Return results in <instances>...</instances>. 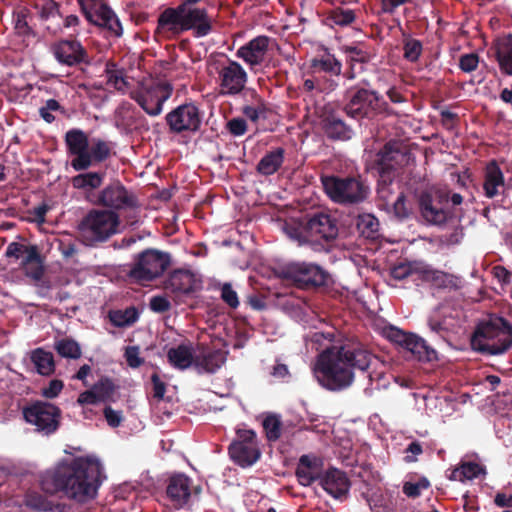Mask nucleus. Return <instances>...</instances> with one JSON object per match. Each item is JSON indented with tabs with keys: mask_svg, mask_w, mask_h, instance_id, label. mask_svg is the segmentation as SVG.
<instances>
[{
	"mask_svg": "<svg viewBox=\"0 0 512 512\" xmlns=\"http://www.w3.org/2000/svg\"><path fill=\"white\" fill-rule=\"evenodd\" d=\"M377 357L359 341H345L326 347L316 358L313 372L325 389L338 392L349 388L355 372H368Z\"/></svg>",
	"mask_w": 512,
	"mask_h": 512,
	"instance_id": "1",
	"label": "nucleus"
},
{
	"mask_svg": "<svg viewBox=\"0 0 512 512\" xmlns=\"http://www.w3.org/2000/svg\"><path fill=\"white\" fill-rule=\"evenodd\" d=\"M102 470L97 461L84 458L73 459L70 463H59L41 479L43 491L49 494L63 492L78 502L93 499L101 484Z\"/></svg>",
	"mask_w": 512,
	"mask_h": 512,
	"instance_id": "2",
	"label": "nucleus"
},
{
	"mask_svg": "<svg viewBox=\"0 0 512 512\" xmlns=\"http://www.w3.org/2000/svg\"><path fill=\"white\" fill-rule=\"evenodd\" d=\"M284 231L299 245H310L314 250L325 248L338 236L337 220L324 211L308 213L298 222L286 223Z\"/></svg>",
	"mask_w": 512,
	"mask_h": 512,
	"instance_id": "3",
	"label": "nucleus"
},
{
	"mask_svg": "<svg viewBox=\"0 0 512 512\" xmlns=\"http://www.w3.org/2000/svg\"><path fill=\"white\" fill-rule=\"evenodd\" d=\"M471 346L482 354H504L512 347V324L499 316L482 320L471 336Z\"/></svg>",
	"mask_w": 512,
	"mask_h": 512,
	"instance_id": "4",
	"label": "nucleus"
},
{
	"mask_svg": "<svg viewBox=\"0 0 512 512\" xmlns=\"http://www.w3.org/2000/svg\"><path fill=\"white\" fill-rule=\"evenodd\" d=\"M320 180L327 196L340 205L361 204L371 193L368 182L361 175H322Z\"/></svg>",
	"mask_w": 512,
	"mask_h": 512,
	"instance_id": "5",
	"label": "nucleus"
},
{
	"mask_svg": "<svg viewBox=\"0 0 512 512\" xmlns=\"http://www.w3.org/2000/svg\"><path fill=\"white\" fill-rule=\"evenodd\" d=\"M343 112L355 120H372L380 114L393 115L394 111L375 90L351 87L345 93Z\"/></svg>",
	"mask_w": 512,
	"mask_h": 512,
	"instance_id": "6",
	"label": "nucleus"
},
{
	"mask_svg": "<svg viewBox=\"0 0 512 512\" xmlns=\"http://www.w3.org/2000/svg\"><path fill=\"white\" fill-rule=\"evenodd\" d=\"M119 225L115 211L93 208L79 222L78 232L85 245L94 246L116 234Z\"/></svg>",
	"mask_w": 512,
	"mask_h": 512,
	"instance_id": "7",
	"label": "nucleus"
},
{
	"mask_svg": "<svg viewBox=\"0 0 512 512\" xmlns=\"http://www.w3.org/2000/svg\"><path fill=\"white\" fill-rule=\"evenodd\" d=\"M173 86L167 81L144 77L137 81V87L130 91V98L150 116H157L162 112L163 104L171 97Z\"/></svg>",
	"mask_w": 512,
	"mask_h": 512,
	"instance_id": "8",
	"label": "nucleus"
},
{
	"mask_svg": "<svg viewBox=\"0 0 512 512\" xmlns=\"http://www.w3.org/2000/svg\"><path fill=\"white\" fill-rule=\"evenodd\" d=\"M170 255L157 249H145L134 257L130 279L152 281L161 276L170 265Z\"/></svg>",
	"mask_w": 512,
	"mask_h": 512,
	"instance_id": "9",
	"label": "nucleus"
},
{
	"mask_svg": "<svg viewBox=\"0 0 512 512\" xmlns=\"http://www.w3.org/2000/svg\"><path fill=\"white\" fill-rule=\"evenodd\" d=\"M25 421L36 427L38 432L45 435L55 433L61 421V409L46 401H34L22 410Z\"/></svg>",
	"mask_w": 512,
	"mask_h": 512,
	"instance_id": "10",
	"label": "nucleus"
},
{
	"mask_svg": "<svg viewBox=\"0 0 512 512\" xmlns=\"http://www.w3.org/2000/svg\"><path fill=\"white\" fill-rule=\"evenodd\" d=\"M285 277L294 283L297 288L314 290L326 286L329 273L321 266L308 262H294L287 265Z\"/></svg>",
	"mask_w": 512,
	"mask_h": 512,
	"instance_id": "11",
	"label": "nucleus"
},
{
	"mask_svg": "<svg viewBox=\"0 0 512 512\" xmlns=\"http://www.w3.org/2000/svg\"><path fill=\"white\" fill-rule=\"evenodd\" d=\"M219 95L237 96L243 93L245 96L248 74L237 61L227 59L217 68Z\"/></svg>",
	"mask_w": 512,
	"mask_h": 512,
	"instance_id": "12",
	"label": "nucleus"
},
{
	"mask_svg": "<svg viewBox=\"0 0 512 512\" xmlns=\"http://www.w3.org/2000/svg\"><path fill=\"white\" fill-rule=\"evenodd\" d=\"M78 3L90 23L106 29L113 36L122 35L123 28L118 17L103 0H78Z\"/></svg>",
	"mask_w": 512,
	"mask_h": 512,
	"instance_id": "13",
	"label": "nucleus"
},
{
	"mask_svg": "<svg viewBox=\"0 0 512 512\" xmlns=\"http://www.w3.org/2000/svg\"><path fill=\"white\" fill-rule=\"evenodd\" d=\"M236 436L228 448L230 458L243 468L252 466L261 456L256 433L253 430L238 429Z\"/></svg>",
	"mask_w": 512,
	"mask_h": 512,
	"instance_id": "14",
	"label": "nucleus"
},
{
	"mask_svg": "<svg viewBox=\"0 0 512 512\" xmlns=\"http://www.w3.org/2000/svg\"><path fill=\"white\" fill-rule=\"evenodd\" d=\"M165 120L171 133H195L201 127L202 113L194 103H184L167 113Z\"/></svg>",
	"mask_w": 512,
	"mask_h": 512,
	"instance_id": "15",
	"label": "nucleus"
},
{
	"mask_svg": "<svg viewBox=\"0 0 512 512\" xmlns=\"http://www.w3.org/2000/svg\"><path fill=\"white\" fill-rule=\"evenodd\" d=\"M320 127L326 138L331 141H349L354 135L353 128L331 106L324 107L320 116Z\"/></svg>",
	"mask_w": 512,
	"mask_h": 512,
	"instance_id": "16",
	"label": "nucleus"
},
{
	"mask_svg": "<svg viewBox=\"0 0 512 512\" xmlns=\"http://www.w3.org/2000/svg\"><path fill=\"white\" fill-rule=\"evenodd\" d=\"M51 51L61 65L73 67L90 63L87 50L76 39L59 40L51 46Z\"/></svg>",
	"mask_w": 512,
	"mask_h": 512,
	"instance_id": "17",
	"label": "nucleus"
},
{
	"mask_svg": "<svg viewBox=\"0 0 512 512\" xmlns=\"http://www.w3.org/2000/svg\"><path fill=\"white\" fill-rule=\"evenodd\" d=\"M65 144L67 152L75 156L71 161V166L75 171L86 170L90 167L88 156L89 139L86 133L78 128L70 129L65 134Z\"/></svg>",
	"mask_w": 512,
	"mask_h": 512,
	"instance_id": "18",
	"label": "nucleus"
},
{
	"mask_svg": "<svg viewBox=\"0 0 512 512\" xmlns=\"http://www.w3.org/2000/svg\"><path fill=\"white\" fill-rule=\"evenodd\" d=\"M408 161V151L399 141H389L377 153L378 173L390 172L397 175V170Z\"/></svg>",
	"mask_w": 512,
	"mask_h": 512,
	"instance_id": "19",
	"label": "nucleus"
},
{
	"mask_svg": "<svg viewBox=\"0 0 512 512\" xmlns=\"http://www.w3.org/2000/svg\"><path fill=\"white\" fill-rule=\"evenodd\" d=\"M272 40L269 36L259 35L239 47L236 57L242 59L253 70L265 62Z\"/></svg>",
	"mask_w": 512,
	"mask_h": 512,
	"instance_id": "20",
	"label": "nucleus"
},
{
	"mask_svg": "<svg viewBox=\"0 0 512 512\" xmlns=\"http://www.w3.org/2000/svg\"><path fill=\"white\" fill-rule=\"evenodd\" d=\"M422 281L432 288L445 291H457L462 288V278L454 274L425 267L419 271Z\"/></svg>",
	"mask_w": 512,
	"mask_h": 512,
	"instance_id": "21",
	"label": "nucleus"
},
{
	"mask_svg": "<svg viewBox=\"0 0 512 512\" xmlns=\"http://www.w3.org/2000/svg\"><path fill=\"white\" fill-rule=\"evenodd\" d=\"M320 485L329 495L340 499L348 494L351 483L345 472L331 467L321 477Z\"/></svg>",
	"mask_w": 512,
	"mask_h": 512,
	"instance_id": "22",
	"label": "nucleus"
},
{
	"mask_svg": "<svg viewBox=\"0 0 512 512\" xmlns=\"http://www.w3.org/2000/svg\"><path fill=\"white\" fill-rule=\"evenodd\" d=\"M322 460L319 457L304 454L299 458L295 475L302 486H310L317 480H321Z\"/></svg>",
	"mask_w": 512,
	"mask_h": 512,
	"instance_id": "23",
	"label": "nucleus"
},
{
	"mask_svg": "<svg viewBox=\"0 0 512 512\" xmlns=\"http://www.w3.org/2000/svg\"><path fill=\"white\" fill-rule=\"evenodd\" d=\"M166 494L174 507H183L187 504L191 496L190 479L184 474H175L171 476L168 480Z\"/></svg>",
	"mask_w": 512,
	"mask_h": 512,
	"instance_id": "24",
	"label": "nucleus"
},
{
	"mask_svg": "<svg viewBox=\"0 0 512 512\" xmlns=\"http://www.w3.org/2000/svg\"><path fill=\"white\" fill-rule=\"evenodd\" d=\"M484 194L487 198H494L505 190L504 174L496 160L487 163L484 169Z\"/></svg>",
	"mask_w": 512,
	"mask_h": 512,
	"instance_id": "25",
	"label": "nucleus"
},
{
	"mask_svg": "<svg viewBox=\"0 0 512 512\" xmlns=\"http://www.w3.org/2000/svg\"><path fill=\"white\" fill-rule=\"evenodd\" d=\"M418 205L422 218L429 224L442 225L449 217V212L438 206L428 192L419 195Z\"/></svg>",
	"mask_w": 512,
	"mask_h": 512,
	"instance_id": "26",
	"label": "nucleus"
},
{
	"mask_svg": "<svg viewBox=\"0 0 512 512\" xmlns=\"http://www.w3.org/2000/svg\"><path fill=\"white\" fill-rule=\"evenodd\" d=\"M359 9H350L343 6H336L328 10L323 19V25L334 29L335 27H353L359 17Z\"/></svg>",
	"mask_w": 512,
	"mask_h": 512,
	"instance_id": "27",
	"label": "nucleus"
},
{
	"mask_svg": "<svg viewBox=\"0 0 512 512\" xmlns=\"http://www.w3.org/2000/svg\"><path fill=\"white\" fill-rule=\"evenodd\" d=\"M98 204L113 211L122 209L128 205V192L120 182H113L100 192Z\"/></svg>",
	"mask_w": 512,
	"mask_h": 512,
	"instance_id": "28",
	"label": "nucleus"
},
{
	"mask_svg": "<svg viewBox=\"0 0 512 512\" xmlns=\"http://www.w3.org/2000/svg\"><path fill=\"white\" fill-rule=\"evenodd\" d=\"M164 289L175 296L189 295L194 291L193 275L187 270H174L164 281Z\"/></svg>",
	"mask_w": 512,
	"mask_h": 512,
	"instance_id": "29",
	"label": "nucleus"
},
{
	"mask_svg": "<svg viewBox=\"0 0 512 512\" xmlns=\"http://www.w3.org/2000/svg\"><path fill=\"white\" fill-rule=\"evenodd\" d=\"M226 361L225 353L220 349H210L202 347L201 350L195 354V368L198 372L214 373Z\"/></svg>",
	"mask_w": 512,
	"mask_h": 512,
	"instance_id": "30",
	"label": "nucleus"
},
{
	"mask_svg": "<svg viewBox=\"0 0 512 512\" xmlns=\"http://www.w3.org/2000/svg\"><path fill=\"white\" fill-rule=\"evenodd\" d=\"M493 50L500 70L504 74L512 75V34L496 39Z\"/></svg>",
	"mask_w": 512,
	"mask_h": 512,
	"instance_id": "31",
	"label": "nucleus"
},
{
	"mask_svg": "<svg viewBox=\"0 0 512 512\" xmlns=\"http://www.w3.org/2000/svg\"><path fill=\"white\" fill-rule=\"evenodd\" d=\"M286 151L283 147H276L268 151L258 162L256 171L263 176H271L282 167Z\"/></svg>",
	"mask_w": 512,
	"mask_h": 512,
	"instance_id": "32",
	"label": "nucleus"
},
{
	"mask_svg": "<svg viewBox=\"0 0 512 512\" xmlns=\"http://www.w3.org/2000/svg\"><path fill=\"white\" fill-rule=\"evenodd\" d=\"M378 174L379 178L376 189L378 206L381 209L390 211V204L392 202V198L396 194V189L394 185V179L396 176H392L390 172Z\"/></svg>",
	"mask_w": 512,
	"mask_h": 512,
	"instance_id": "33",
	"label": "nucleus"
},
{
	"mask_svg": "<svg viewBox=\"0 0 512 512\" xmlns=\"http://www.w3.org/2000/svg\"><path fill=\"white\" fill-rule=\"evenodd\" d=\"M168 362L174 368L185 370L192 364L195 365V355L191 344H180L172 347L167 352Z\"/></svg>",
	"mask_w": 512,
	"mask_h": 512,
	"instance_id": "34",
	"label": "nucleus"
},
{
	"mask_svg": "<svg viewBox=\"0 0 512 512\" xmlns=\"http://www.w3.org/2000/svg\"><path fill=\"white\" fill-rule=\"evenodd\" d=\"M250 98V104L244 105L242 114L250 121L257 123L260 117L265 118L267 107L264 99L253 88L245 90V96Z\"/></svg>",
	"mask_w": 512,
	"mask_h": 512,
	"instance_id": "35",
	"label": "nucleus"
},
{
	"mask_svg": "<svg viewBox=\"0 0 512 512\" xmlns=\"http://www.w3.org/2000/svg\"><path fill=\"white\" fill-rule=\"evenodd\" d=\"M310 68L313 73L325 72L338 76L342 72V63L333 54L326 52L321 56L312 58Z\"/></svg>",
	"mask_w": 512,
	"mask_h": 512,
	"instance_id": "36",
	"label": "nucleus"
},
{
	"mask_svg": "<svg viewBox=\"0 0 512 512\" xmlns=\"http://www.w3.org/2000/svg\"><path fill=\"white\" fill-rule=\"evenodd\" d=\"M405 350L410 352L419 361L431 362L438 359L436 350L427 345L424 339L414 333L411 334V339H409Z\"/></svg>",
	"mask_w": 512,
	"mask_h": 512,
	"instance_id": "37",
	"label": "nucleus"
},
{
	"mask_svg": "<svg viewBox=\"0 0 512 512\" xmlns=\"http://www.w3.org/2000/svg\"><path fill=\"white\" fill-rule=\"evenodd\" d=\"M105 73L107 85L117 91L125 93L128 87V72L125 67L119 66L115 62H107Z\"/></svg>",
	"mask_w": 512,
	"mask_h": 512,
	"instance_id": "38",
	"label": "nucleus"
},
{
	"mask_svg": "<svg viewBox=\"0 0 512 512\" xmlns=\"http://www.w3.org/2000/svg\"><path fill=\"white\" fill-rule=\"evenodd\" d=\"M30 359L38 374L42 376H50L54 373L55 361L51 352L46 351L43 348H36L31 352Z\"/></svg>",
	"mask_w": 512,
	"mask_h": 512,
	"instance_id": "39",
	"label": "nucleus"
},
{
	"mask_svg": "<svg viewBox=\"0 0 512 512\" xmlns=\"http://www.w3.org/2000/svg\"><path fill=\"white\" fill-rule=\"evenodd\" d=\"M5 255L9 258H22L21 264H27L39 260V249L36 245L26 246L19 242H12L7 246Z\"/></svg>",
	"mask_w": 512,
	"mask_h": 512,
	"instance_id": "40",
	"label": "nucleus"
},
{
	"mask_svg": "<svg viewBox=\"0 0 512 512\" xmlns=\"http://www.w3.org/2000/svg\"><path fill=\"white\" fill-rule=\"evenodd\" d=\"M379 226V221L373 214L364 213L357 217V230L366 239H376L379 236Z\"/></svg>",
	"mask_w": 512,
	"mask_h": 512,
	"instance_id": "41",
	"label": "nucleus"
},
{
	"mask_svg": "<svg viewBox=\"0 0 512 512\" xmlns=\"http://www.w3.org/2000/svg\"><path fill=\"white\" fill-rule=\"evenodd\" d=\"M54 349L63 358L76 360L82 355L80 344L70 337H65L55 341Z\"/></svg>",
	"mask_w": 512,
	"mask_h": 512,
	"instance_id": "42",
	"label": "nucleus"
},
{
	"mask_svg": "<svg viewBox=\"0 0 512 512\" xmlns=\"http://www.w3.org/2000/svg\"><path fill=\"white\" fill-rule=\"evenodd\" d=\"M21 265L25 271V275L27 277L31 278L32 280H34L36 282L37 286H40L45 289H50L49 281L43 280L44 266H43L42 258H41L40 254H39L38 261H33L30 263L21 264Z\"/></svg>",
	"mask_w": 512,
	"mask_h": 512,
	"instance_id": "43",
	"label": "nucleus"
},
{
	"mask_svg": "<svg viewBox=\"0 0 512 512\" xmlns=\"http://www.w3.org/2000/svg\"><path fill=\"white\" fill-rule=\"evenodd\" d=\"M103 176L98 172L78 174L72 178V184L77 189H96L102 184Z\"/></svg>",
	"mask_w": 512,
	"mask_h": 512,
	"instance_id": "44",
	"label": "nucleus"
},
{
	"mask_svg": "<svg viewBox=\"0 0 512 512\" xmlns=\"http://www.w3.org/2000/svg\"><path fill=\"white\" fill-rule=\"evenodd\" d=\"M266 438L269 442H275L281 437L282 421L277 414H268L262 422Z\"/></svg>",
	"mask_w": 512,
	"mask_h": 512,
	"instance_id": "45",
	"label": "nucleus"
},
{
	"mask_svg": "<svg viewBox=\"0 0 512 512\" xmlns=\"http://www.w3.org/2000/svg\"><path fill=\"white\" fill-rule=\"evenodd\" d=\"M482 468L478 463L475 462H464L460 467L456 468L452 472V478L454 480L465 481L472 480L481 473Z\"/></svg>",
	"mask_w": 512,
	"mask_h": 512,
	"instance_id": "46",
	"label": "nucleus"
},
{
	"mask_svg": "<svg viewBox=\"0 0 512 512\" xmlns=\"http://www.w3.org/2000/svg\"><path fill=\"white\" fill-rule=\"evenodd\" d=\"M110 155V146L108 142L101 139H93L90 150L88 149V156L90 166L93 161L102 162L106 160Z\"/></svg>",
	"mask_w": 512,
	"mask_h": 512,
	"instance_id": "47",
	"label": "nucleus"
},
{
	"mask_svg": "<svg viewBox=\"0 0 512 512\" xmlns=\"http://www.w3.org/2000/svg\"><path fill=\"white\" fill-rule=\"evenodd\" d=\"M343 52L347 55V64H367L371 60V55L360 46L347 45L344 46Z\"/></svg>",
	"mask_w": 512,
	"mask_h": 512,
	"instance_id": "48",
	"label": "nucleus"
},
{
	"mask_svg": "<svg viewBox=\"0 0 512 512\" xmlns=\"http://www.w3.org/2000/svg\"><path fill=\"white\" fill-rule=\"evenodd\" d=\"M390 210L398 220H405L411 215V208L407 205L406 196L401 191L394 202L390 204Z\"/></svg>",
	"mask_w": 512,
	"mask_h": 512,
	"instance_id": "49",
	"label": "nucleus"
},
{
	"mask_svg": "<svg viewBox=\"0 0 512 512\" xmlns=\"http://www.w3.org/2000/svg\"><path fill=\"white\" fill-rule=\"evenodd\" d=\"M91 388L96 392L101 402H106L112 398L115 386L111 379L103 377Z\"/></svg>",
	"mask_w": 512,
	"mask_h": 512,
	"instance_id": "50",
	"label": "nucleus"
},
{
	"mask_svg": "<svg viewBox=\"0 0 512 512\" xmlns=\"http://www.w3.org/2000/svg\"><path fill=\"white\" fill-rule=\"evenodd\" d=\"M422 43L417 39H408L404 42V58L410 62L418 61L422 53Z\"/></svg>",
	"mask_w": 512,
	"mask_h": 512,
	"instance_id": "51",
	"label": "nucleus"
},
{
	"mask_svg": "<svg viewBox=\"0 0 512 512\" xmlns=\"http://www.w3.org/2000/svg\"><path fill=\"white\" fill-rule=\"evenodd\" d=\"M35 8L39 12L41 20H48L59 15V5L54 0H43L41 5L36 4Z\"/></svg>",
	"mask_w": 512,
	"mask_h": 512,
	"instance_id": "52",
	"label": "nucleus"
},
{
	"mask_svg": "<svg viewBox=\"0 0 512 512\" xmlns=\"http://www.w3.org/2000/svg\"><path fill=\"white\" fill-rule=\"evenodd\" d=\"M227 131L234 137L243 136L248 129L247 122L244 118H232L226 123Z\"/></svg>",
	"mask_w": 512,
	"mask_h": 512,
	"instance_id": "53",
	"label": "nucleus"
},
{
	"mask_svg": "<svg viewBox=\"0 0 512 512\" xmlns=\"http://www.w3.org/2000/svg\"><path fill=\"white\" fill-rule=\"evenodd\" d=\"M221 299L232 309L239 306L237 292L232 288L230 283H224L221 287Z\"/></svg>",
	"mask_w": 512,
	"mask_h": 512,
	"instance_id": "54",
	"label": "nucleus"
},
{
	"mask_svg": "<svg viewBox=\"0 0 512 512\" xmlns=\"http://www.w3.org/2000/svg\"><path fill=\"white\" fill-rule=\"evenodd\" d=\"M411 334L412 333H407L401 329L392 327L389 329L387 337L391 342H393L405 349L408 344L409 339H411Z\"/></svg>",
	"mask_w": 512,
	"mask_h": 512,
	"instance_id": "55",
	"label": "nucleus"
},
{
	"mask_svg": "<svg viewBox=\"0 0 512 512\" xmlns=\"http://www.w3.org/2000/svg\"><path fill=\"white\" fill-rule=\"evenodd\" d=\"M60 108L61 106L57 100L49 99L46 101L45 105L39 109V114L45 122L52 123L55 117L51 112L58 111Z\"/></svg>",
	"mask_w": 512,
	"mask_h": 512,
	"instance_id": "56",
	"label": "nucleus"
},
{
	"mask_svg": "<svg viewBox=\"0 0 512 512\" xmlns=\"http://www.w3.org/2000/svg\"><path fill=\"white\" fill-rule=\"evenodd\" d=\"M479 57L475 53L464 54L460 57L459 67L463 72H472L477 69Z\"/></svg>",
	"mask_w": 512,
	"mask_h": 512,
	"instance_id": "57",
	"label": "nucleus"
},
{
	"mask_svg": "<svg viewBox=\"0 0 512 512\" xmlns=\"http://www.w3.org/2000/svg\"><path fill=\"white\" fill-rule=\"evenodd\" d=\"M108 318L115 327H125L128 325V308L125 310H110Z\"/></svg>",
	"mask_w": 512,
	"mask_h": 512,
	"instance_id": "58",
	"label": "nucleus"
},
{
	"mask_svg": "<svg viewBox=\"0 0 512 512\" xmlns=\"http://www.w3.org/2000/svg\"><path fill=\"white\" fill-rule=\"evenodd\" d=\"M64 387L63 381L53 379L49 382V385L42 390V395L47 399H53L57 397Z\"/></svg>",
	"mask_w": 512,
	"mask_h": 512,
	"instance_id": "59",
	"label": "nucleus"
},
{
	"mask_svg": "<svg viewBox=\"0 0 512 512\" xmlns=\"http://www.w3.org/2000/svg\"><path fill=\"white\" fill-rule=\"evenodd\" d=\"M150 308L157 313L167 312L171 308L169 300L164 296H153L150 299Z\"/></svg>",
	"mask_w": 512,
	"mask_h": 512,
	"instance_id": "60",
	"label": "nucleus"
},
{
	"mask_svg": "<svg viewBox=\"0 0 512 512\" xmlns=\"http://www.w3.org/2000/svg\"><path fill=\"white\" fill-rule=\"evenodd\" d=\"M463 237V229L459 226L455 227L450 233L441 235L440 242L445 245H456L459 244Z\"/></svg>",
	"mask_w": 512,
	"mask_h": 512,
	"instance_id": "61",
	"label": "nucleus"
},
{
	"mask_svg": "<svg viewBox=\"0 0 512 512\" xmlns=\"http://www.w3.org/2000/svg\"><path fill=\"white\" fill-rule=\"evenodd\" d=\"M77 402L81 406L97 405V404L101 403L100 399L96 395V392L92 388L82 392L79 395Z\"/></svg>",
	"mask_w": 512,
	"mask_h": 512,
	"instance_id": "62",
	"label": "nucleus"
},
{
	"mask_svg": "<svg viewBox=\"0 0 512 512\" xmlns=\"http://www.w3.org/2000/svg\"><path fill=\"white\" fill-rule=\"evenodd\" d=\"M127 113L128 109L124 104L120 105L115 111L116 126L124 132H128Z\"/></svg>",
	"mask_w": 512,
	"mask_h": 512,
	"instance_id": "63",
	"label": "nucleus"
},
{
	"mask_svg": "<svg viewBox=\"0 0 512 512\" xmlns=\"http://www.w3.org/2000/svg\"><path fill=\"white\" fill-rule=\"evenodd\" d=\"M103 413L109 426L118 427L120 425L122 417L119 411L113 410L110 406H105Z\"/></svg>",
	"mask_w": 512,
	"mask_h": 512,
	"instance_id": "64",
	"label": "nucleus"
}]
</instances>
